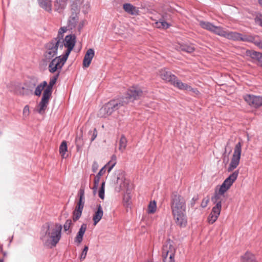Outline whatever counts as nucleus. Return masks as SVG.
<instances>
[{
  "label": "nucleus",
  "instance_id": "obj_39",
  "mask_svg": "<svg viewBox=\"0 0 262 262\" xmlns=\"http://www.w3.org/2000/svg\"><path fill=\"white\" fill-rule=\"evenodd\" d=\"M101 177L98 176V175H96L94 178V186L93 187V193L95 194L97 192L98 187L99 186V183Z\"/></svg>",
  "mask_w": 262,
  "mask_h": 262
},
{
  "label": "nucleus",
  "instance_id": "obj_38",
  "mask_svg": "<svg viewBox=\"0 0 262 262\" xmlns=\"http://www.w3.org/2000/svg\"><path fill=\"white\" fill-rule=\"evenodd\" d=\"M131 196L128 193H126L124 195L123 199V202L124 205L126 207H129L130 206V203H131Z\"/></svg>",
  "mask_w": 262,
  "mask_h": 262
},
{
  "label": "nucleus",
  "instance_id": "obj_49",
  "mask_svg": "<svg viewBox=\"0 0 262 262\" xmlns=\"http://www.w3.org/2000/svg\"><path fill=\"white\" fill-rule=\"evenodd\" d=\"M209 201V198H205V199H204L202 200V201L201 206L203 208L206 207L207 206Z\"/></svg>",
  "mask_w": 262,
  "mask_h": 262
},
{
  "label": "nucleus",
  "instance_id": "obj_22",
  "mask_svg": "<svg viewBox=\"0 0 262 262\" xmlns=\"http://www.w3.org/2000/svg\"><path fill=\"white\" fill-rule=\"evenodd\" d=\"M124 10L128 14L132 15L139 14V8L136 7L129 3H125L123 5Z\"/></svg>",
  "mask_w": 262,
  "mask_h": 262
},
{
  "label": "nucleus",
  "instance_id": "obj_33",
  "mask_svg": "<svg viewBox=\"0 0 262 262\" xmlns=\"http://www.w3.org/2000/svg\"><path fill=\"white\" fill-rule=\"evenodd\" d=\"M116 156L115 155H113L111 160L106 165H104L106 166V169L107 168V171L108 172L111 171V170L116 165Z\"/></svg>",
  "mask_w": 262,
  "mask_h": 262
},
{
  "label": "nucleus",
  "instance_id": "obj_16",
  "mask_svg": "<svg viewBox=\"0 0 262 262\" xmlns=\"http://www.w3.org/2000/svg\"><path fill=\"white\" fill-rule=\"evenodd\" d=\"M173 219L177 225L181 227H185L187 224L186 212L172 214Z\"/></svg>",
  "mask_w": 262,
  "mask_h": 262
},
{
  "label": "nucleus",
  "instance_id": "obj_12",
  "mask_svg": "<svg viewBox=\"0 0 262 262\" xmlns=\"http://www.w3.org/2000/svg\"><path fill=\"white\" fill-rule=\"evenodd\" d=\"M142 94L143 92L140 88L133 86L127 91L126 96L122 98L121 100L128 101V103H129L139 99L142 95Z\"/></svg>",
  "mask_w": 262,
  "mask_h": 262
},
{
  "label": "nucleus",
  "instance_id": "obj_35",
  "mask_svg": "<svg viewBox=\"0 0 262 262\" xmlns=\"http://www.w3.org/2000/svg\"><path fill=\"white\" fill-rule=\"evenodd\" d=\"M67 151V145L65 141L62 142L59 147V153L62 158H66V153Z\"/></svg>",
  "mask_w": 262,
  "mask_h": 262
},
{
  "label": "nucleus",
  "instance_id": "obj_24",
  "mask_svg": "<svg viewBox=\"0 0 262 262\" xmlns=\"http://www.w3.org/2000/svg\"><path fill=\"white\" fill-rule=\"evenodd\" d=\"M68 0H55L54 3L55 11L61 13L65 9Z\"/></svg>",
  "mask_w": 262,
  "mask_h": 262
},
{
  "label": "nucleus",
  "instance_id": "obj_25",
  "mask_svg": "<svg viewBox=\"0 0 262 262\" xmlns=\"http://www.w3.org/2000/svg\"><path fill=\"white\" fill-rule=\"evenodd\" d=\"M39 6L46 11H52V0H37Z\"/></svg>",
  "mask_w": 262,
  "mask_h": 262
},
{
  "label": "nucleus",
  "instance_id": "obj_54",
  "mask_svg": "<svg viewBox=\"0 0 262 262\" xmlns=\"http://www.w3.org/2000/svg\"><path fill=\"white\" fill-rule=\"evenodd\" d=\"M260 25H261V26H262V22L261 23Z\"/></svg>",
  "mask_w": 262,
  "mask_h": 262
},
{
  "label": "nucleus",
  "instance_id": "obj_48",
  "mask_svg": "<svg viewBox=\"0 0 262 262\" xmlns=\"http://www.w3.org/2000/svg\"><path fill=\"white\" fill-rule=\"evenodd\" d=\"M98 167H99L98 163L97 162L94 161L93 163L92 167L93 171L94 172H96L98 170Z\"/></svg>",
  "mask_w": 262,
  "mask_h": 262
},
{
  "label": "nucleus",
  "instance_id": "obj_10",
  "mask_svg": "<svg viewBox=\"0 0 262 262\" xmlns=\"http://www.w3.org/2000/svg\"><path fill=\"white\" fill-rule=\"evenodd\" d=\"M68 58V57H66L64 55H60L55 57L49 64V71L52 73L60 71Z\"/></svg>",
  "mask_w": 262,
  "mask_h": 262
},
{
  "label": "nucleus",
  "instance_id": "obj_41",
  "mask_svg": "<svg viewBox=\"0 0 262 262\" xmlns=\"http://www.w3.org/2000/svg\"><path fill=\"white\" fill-rule=\"evenodd\" d=\"M105 182H102L101 187L99 190L98 195L100 199L103 200L104 199V191H105Z\"/></svg>",
  "mask_w": 262,
  "mask_h": 262
},
{
  "label": "nucleus",
  "instance_id": "obj_23",
  "mask_svg": "<svg viewBox=\"0 0 262 262\" xmlns=\"http://www.w3.org/2000/svg\"><path fill=\"white\" fill-rule=\"evenodd\" d=\"M74 11L75 13L72 14L68 20V28L71 30L76 28L77 24L78 21V14L79 12Z\"/></svg>",
  "mask_w": 262,
  "mask_h": 262
},
{
  "label": "nucleus",
  "instance_id": "obj_21",
  "mask_svg": "<svg viewBox=\"0 0 262 262\" xmlns=\"http://www.w3.org/2000/svg\"><path fill=\"white\" fill-rule=\"evenodd\" d=\"M103 215V210L100 204L97 205V208L93 215V224L94 226H96L99 223Z\"/></svg>",
  "mask_w": 262,
  "mask_h": 262
},
{
  "label": "nucleus",
  "instance_id": "obj_19",
  "mask_svg": "<svg viewBox=\"0 0 262 262\" xmlns=\"http://www.w3.org/2000/svg\"><path fill=\"white\" fill-rule=\"evenodd\" d=\"M50 95H48L47 93H43L41 101L38 104L37 108V111L40 114H43L49 103Z\"/></svg>",
  "mask_w": 262,
  "mask_h": 262
},
{
  "label": "nucleus",
  "instance_id": "obj_1",
  "mask_svg": "<svg viewBox=\"0 0 262 262\" xmlns=\"http://www.w3.org/2000/svg\"><path fill=\"white\" fill-rule=\"evenodd\" d=\"M239 171L238 170L234 171L227 178H226L221 185L218 192H216L211 200L215 206L212 208L210 213L208 221L209 224L214 223L218 219L221 211L222 201L224 193L230 188L233 183L237 179Z\"/></svg>",
  "mask_w": 262,
  "mask_h": 262
},
{
  "label": "nucleus",
  "instance_id": "obj_7",
  "mask_svg": "<svg viewBox=\"0 0 262 262\" xmlns=\"http://www.w3.org/2000/svg\"><path fill=\"white\" fill-rule=\"evenodd\" d=\"M114 181L116 191L120 192L127 189L128 182L125 177L123 171L119 170L116 172Z\"/></svg>",
  "mask_w": 262,
  "mask_h": 262
},
{
  "label": "nucleus",
  "instance_id": "obj_17",
  "mask_svg": "<svg viewBox=\"0 0 262 262\" xmlns=\"http://www.w3.org/2000/svg\"><path fill=\"white\" fill-rule=\"evenodd\" d=\"M199 25L202 28L212 32L218 35L222 28V27L215 26L209 22L202 20L199 21Z\"/></svg>",
  "mask_w": 262,
  "mask_h": 262
},
{
  "label": "nucleus",
  "instance_id": "obj_43",
  "mask_svg": "<svg viewBox=\"0 0 262 262\" xmlns=\"http://www.w3.org/2000/svg\"><path fill=\"white\" fill-rule=\"evenodd\" d=\"M72 224V221L71 220H68L63 225V229L65 231H68Z\"/></svg>",
  "mask_w": 262,
  "mask_h": 262
},
{
  "label": "nucleus",
  "instance_id": "obj_50",
  "mask_svg": "<svg viewBox=\"0 0 262 262\" xmlns=\"http://www.w3.org/2000/svg\"><path fill=\"white\" fill-rule=\"evenodd\" d=\"M84 25V22L83 20H82L80 22L78 23L77 24V26H76V28L77 29L80 31V30L82 28V27H83Z\"/></svg>",
  "mask_w": 262,
  "mask_h": 262
},
{
  "label": "nucleus",
  "instance_id": "obj_47",
  "mask_svg": "<svg viewBox=\"0 0 262 262\" xmlns=\"http://www.w3.org/2000/svg\"><path fill=\"white\" fill-rule=\"evenodd\" d=\"M106 166H104L98 172L97 175L98 176L101 177L106 172Z\"/></svg>",
  "mask_w": 262,
  "mask_h": 262
},
{
  "label": "nucleus",
  "instance_id": "obj_11",
  "mask_svg": "<svg viewBox=\"0 0 262 262\" xmlns=\"http://www.w3.org/2000/svg\"><path fill=\"white\" fill-rule=\"evenodd\" d=\"M242 152V144L238 142L236 144L231 162L228 168V171L231 172L235 169L239 163Z\"/></svg>",
  "mask_w": 262,
  "mask_h": 262
},
{
  "label": "nucleus",
  "instance_id": "obj_18",
  "mask_svg": "<svg viewBox=\"0 0 262 262\" xmlns=\"http://www.w3.org/2000/svg\"><path fill=\"white\" fill-rule=\"evenodd\" d=\"M171 84L182 90H185L189 92L192 91L196 94L199 92L196 90L192 89L187 84L183 83L181 81L179 80L176 76L175 79L172 81Z\"/></svg>",
  "mask_w": 262,
  "mask_h": 262
},
{
  "label": "nucleus",
  "instance_id": "obj_31",
  "mask_svg": "<svg viewBox=\"0 0 262 262\" xmlns=\"http://www.w3.org/2000/svg\"><path fill=\"white\" fill-rule=\"evenodd\" d=\"M170 26V24L163 19H160L158 21L155 22V27L161 29H166L169 28Z\"/></svg>",
  "mask_w": 262,
  "mask_h": 262
},
{
  "label": "nucleus",
  "instance_id": "obj_27",
  "mask_svg": "<svg viewBox=\"0 0 262 262\" xmlns=\"http://www.w3.org/2000/svg\"><path fill=\"white\" fill-rule=\"evenodd\" d=\"M86 229L87 226L85 224H83L81 226L75 238V242L77 243L78 244H80L82 242L83 240V236L86 230Z\"/></svg>",
  "mask_w": 262,
  "mask_h": 262
},
{
  "label": "nucleus",
  "instance_id": "obj_40",
  "mask_svg": "<svg viewBox=\"0 0 262 262\" xmlns=\"http://www.w3.org/2000/svg\"><path fill=\"white\" fill-rule=\"evenodd\" d=\"M157 209L156 203L155 201L151 202L148 206V212L149 213H154Z\"/></svg>",
  "mask_w": 262,
  "mask_h": 262
},
{
  "label": "nucleus",
  "instance_id": "obj_36",
  "mask_svg": "<svg viewBox=\"0 0 262 262\" xmlns=\"http://www.w3.org/2000/svg\"><path fill=\"white\" fill-rule=\"evenodd\" d=\"M47 85V83L46 81H43L39 84L35 89V95L36 96H40L41 94V92L44 89L45 86Z\"/></svg>",
  "mask_w": 262,
  "mask_h": 262
},
{
  "label": "nucleus",
  "instance_id": "obj_28",
  "mask_svg": "<svg viewBox=\"0 0 262 262\" xmlns=\"http://www.w3.org/2000/svg\"><path fill=\"white\" fill-rule=\"evenodd\" d=\"M247 55L251 58L256 60L262 66V53L256 51H248Z\"/></svg>",
  "mask_w": 262,
  "mask_h": 262
},
{
  "label": "nucleus",
  "instance_id": "obj_8",
  "mask_svg": "<svg viewBox=\"0 0 262 262\" xmlns=\"http://www.w3.org/2000/svg\"><path fill=\"white\" fill-rule=\"evenodd\" d=\"M171 207L172 214L186 212L185 201L183 198L179 195H173Z\"/></svg>",
  "mask_w": 262,
  "mask_h": 262
},
{
  "label": "nucleus",
  "instance_id": "obj_29",
  "mask_svg": "<svg viewBox=\"0 0 262 262\" xmlns=\"http://www.w3.org/2000/svg\"><path fill=\"white\" fill-rule=\"evenodd\" d=\"M176 49L178 51H183L187 53H192L194 50V48L191 45L179 44L176 46Z\"/></svg>",
  "mask_w": 262,
  "mask_h": 262
},
{
  "label": "nucleus",
  "instance_id": "obj_6",
  "mask_svg": "<svg viewBox=\"0 0 262 262\" xmlns=\"http://www.w3.org/2000/svg\"><path fill=\"white\" fill-rule=\"evenodd\" d=\"M176 248L173 245V242L170 240L166 241L162 248V256L164 262H175L174 256Z\"/></svg>",
  "mask_w": 262,
  "mask_h": 262
},
{
  "label": "nucleus",
  "instance_id": "obj_46",
  "mask_svg": "<svg viewBox=\"0 0 262 262\" xmlns=\"http://www.w3.org/2000/svg\"><path fill=\"white\" fill-rule=\"evenodd\" d=\"M92 133V137L91 139V141H93L95 138L97 136V131L96 128H95L93 131H90L89 134Z\"/></svg>",
  "mask_w": 262,
  "mask_h": 262
},
{
  "label": "nucleus",
  "instance_id": "obj_14",
  "mask_svg": "<svg viewBox=\"0 0 262 262\" xmlns=\"http://www.w3.org/2000/svg\"><path fill=\"white\" fill-rule=\"evenodd\" d=\"M84 0H72L71 9L73 11L80 12L81 9L84 13H87L90 5L87 2L84 4Z\"/></svg>",
  "mask_w": 262,
  "mask_h": 262
},
{
  "label": "nucleus",
  "instance_id": "obj_13",
  "mask_svg": "<svg viewBox=\"0 0 262 262\" xmlns=\"http://www.w3.org/2000/svg\"><path fill=\"white\" fill-rule=\"evenodd\" d=\"M79 200L76 207L73 212V219L74 221L78 220L81 215L82 211L84 207V191L83 189H80L79 192Z\"/></svg>",
  "mask_w": 262,
  "mask_h": 262
},
{
  "label": "nucleus",
  "instance_id": "obj_26",
  "mask_svg": "<svg viewBox=\"0 0 262 262\" xmlns=\"http://www.w3.org/2000/svg\"><path fill=\"white\" fill-rule=\"evenodd\" d=\"M159 75L163 80L166 82H169L171 83L175 79V76L166 70H161L160 71Z\"/></svg>",
  "mask_w": 262,
  "mask_h": 262
},
{
  "label": "nucleus",
  "instance_id": "obj_32",
  "mask_svg": "<svg viewBox=\"0 0 262 262\" xmlns=\"http://www.w3.org/2000/svg\"><path fill=\"white\" fill-rule=\"evenodd\" d=\"M242 260L243 262H256L254 255L250 252H246L242 256Z\"/></svg>",
  "mask_w": 262,
  "mask_h": 262
},
{
  "label": "nucleus",
  "instance_id": "obj_52",
  "mask_svg": "<svg viewBox=\"0 0 262 262\" xmlns=\"http://www.w3.org/2000/svg\"><path fill=\"white\" fill-rule=\"evenodd\" d=\"M259 4L262 7V0H259Z\"/></svg>",
  "mask_w": 262,
  "mask_h": 262
},
{
  "label": "nucleus",
  "instance_id": "obj_30",
  "mask_svg": "<svg viewBox=\"0 0 262 262\" xmlns=\"http://www.w3.org/2000/svg\"><path fill=\"white\" fill-rule=\"evenodd\" d=\"M57 77H58V75H57L56 76H54L52 78L50 79L49 85L45 89V90L43 92V93H47L48 95H50V96L51 95L52 88L56 82Z\"/></svg>",
  "mask_w": 262,
  "mask_h": 262
},
{
  "label": "nucleus",
  "instance_id": "obj_45",
  "mask_svg": "<svg viewBox=\"0 0 262 262\" xmlns=\"http://www.w3.org/2000/svg\"><path fill=\"white\" fill-rule=\"evenodd\" d=\"M68 29H69L68 27H62L58 31V36L60 37L61 38H62V34L65 33Z\"/></svg>",
  "mask_w": 262,
  "mask_h": 262
},
{
  "label": "nucleus",
  "instance_id": "obj_15",
  "mask_svg": "<svg viewBox=\"0 0 262 262\" xmlns=\"http://www.w3.org/2000/svg\"><path fill=\"white\" fill-rule=\"evenodd\" d=\"M244 99L253 107H257L262 105V97L246 95L244 96Z\"/></svg>",
  "mask_w": 262,
  "mask_h": 262
},
{
  "label": "nucleus",
  "instance_id": "obj_5",
  "mask_svg": "<svg viewBox=\"0 0 262 262\" xmlns=\"http://www.w3.org/2000/svg\"><path fill=\"white\" fill-rule=\"evenodd\" d=\"M57 38L59 40L60 45L62 48L63 55L66 57H69L71 52L73 49L76 43V37L74 35H69L65 37L64 39L59 36Z\"/></svg>",
  "mask_w": 262,
  "mask_h": 262
},
{
  "label": "nucleus",
  "instance_id": "obj_53",
  "mask_svg": "<svg viewBox=\"0 0 262 262\" xmlns=\"http://www.w3.org/2000/svg\"><path fill=\"white\" fill-rule=\"evenodd\" d=\"M0 262H3L2 260L1 259H0Z\"/></svg>",
  "mask_w": 262,
  "mask_h": 262
},
{
  "label": "nucleus",
  "instance_id": "obj_37",
  "mask_svg": "<svg viewBox=\"0 0 262 262\" xmlns=\"http://www.w3.org/2000/svg\"><path fill=\"white\" fill-rule=\"evenodd\" d=\"M24 88L19 83H16L14 85V89L13 90V91H14V92L15 94H18V95H24Z\"/></svg>",
  "mask_w": 262,
  "mask_h": 262
},
{
  "label": "nucleus",
  "instance_id": "obj_4",
  "mask_svg": "<svg viewBox=\"0 0 262 262\" xmlns=\"http://www.w3.org/2000/svg\"><path fill=\"white\" fill-rule=\"evenodd\" d=\"M59 40L57 38L53 39L46 45V51L44 56L46 60H50L58 54L63 55Z\"/></svg>",
  "mask_w": 262,
  "mask_h": 262
},
{
  "label": "nucleus",
  "instance_id": "obj_44",
  "mask_svg": "<svg viewBox=\"0 0 262 262\" xmlns=\"http://www.w3.org/2000/svg\"><path fill=\"white\" fill-rule=\"evenodd\" d=\"M30 114L29 107L28 105H26L23 109V116L25 118H27Z\"/></svg>",
  "mask_w": 262,
  "mask_h": 262
},
{
  "label": "nucleus",
  "instance_id": "obj_42",
  "mask_svg": "<svg viewBox=\"0 0 262 262\" xmlns=\"http://www.w3.org/2000/svg\"><path fill=\"white\" fill-rule=\"evenodd\" d=\"M88 246H84V249L80 256V259L81 260H83L85 258L88 251Z\"/></svg>",
  "mask_w": 262,
  "mask_h": 262
},
{
  "label": "nucleus",
  "instance_id": "obj_3",
  "mask_svg": "<svg viewBox=\"0 0 262 262\" xmlns=\"http://www.w3.org/2000/svg\"><path fill=\"white\" fill-rule=\"evenodd\" d=\"M128 103V101H121V99L112 100L106 103L99 110L98 115L100 117H106L121 106H124Z\"/></svg>",
  "mask_w": 262,
  "mask_h": 262
},
{
  "label": "nucleus",
  "instance_id": "obj_51",
  "mask_svg": "<svg viewBox=\"0 0 262 262\" xmlns=\"http://www.w3.org/2000/svg\"><path fill=\"white\" fill-rule=\"evenodd\" d=\"M254 44L257 46L258 48L262 49V41H255Z\"/></svg>",
  "mask_w": 262,
  "mask_h": 262
},
{
  "label": "nucleus",
  "instance_id": "obj_34",
  "mask_svg": "<svg viewBox=\"0 0 262 262\" xmlns=\"http://www.w3.org/2000/svg\"><path fill=\"white\" fill-rule=\"evenodd\" d=\"M127 139L124 135H122L119 141V149L122 152L125 149L127 145Z\"/></svg>",
  "mask_w": 262,
  "mask_h": 262
},
{
  "label": "nucleus",
  "instance_id": "obj_9",
  "mask_svg": "<svg viewBox=\"0 0 262 262\" xmlns=\"http://www.w3.org/2000/svg\"><path fill=\"white\" fill-rule=\"evenodd\" d=\"M219 35L233 40L252 41L253 40L252 37H249L246 35H243L242 34L236 32H230L225 31L223 28H221Z\"/></svg>",
  "mask_w": 262,
  "mask_h": 262
},
{
  "label": "nucleus",
  "instance_id": "obj_2",
  "mask_svg": "<svg viewBox=\"0 0 262 262\" xmlns=\"http://www.w3.org/2000/svg\"><path fill=\"white\" fill-rule=\"evenodd\" d=\"M62 228V225L58 223H45L40 232V239L42 245L50 249L55 247L61 239Z\"/></svg>",
  "mask_w": 262,
  "mask_h": 262
},
{
  "label": "nucleus",
  "instance_id": "obj_20",
  "mask_svg": "<svg viewBox=\"0 0 262 262\" xmlns=\"http://www.w3.org/2000/svg\"><path fill=\"white\" fill-rule=\"evenodd\" d=\"M94 55L95 52L93 49H89L87 50L83 60V67L88 68L89 67Z\"/></svg>",
  "mask_w": 262,
  "mask_h": 262
}]
</instances>
